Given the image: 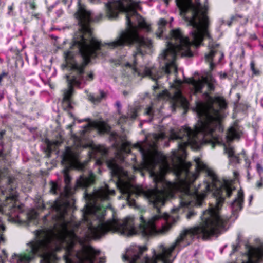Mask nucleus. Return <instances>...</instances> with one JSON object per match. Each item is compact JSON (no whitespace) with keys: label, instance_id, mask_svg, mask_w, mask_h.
I'll return each mask as SVG.
<instances>
[{"label":"nucleus","instance_id":"obj_1","mask_svg":"<svg viewBox=\"0 0 263 263\" xmlns=\"http://www.w3.org/2000/svg\"><path fill=\"white\" fill-rule=\"evenodd\" d=\"M61 3L67 5L68 8L72 3L76 4L77 10L74 17L78 23V31L74 33L70 48L64 52L65 62L61 65L67 83V88L63 94V105H72L74 87L83 88L93 80V74L86 72L85 68L91 58L100 55L110 57V60L115 64L122 66L123 76L130 81L136 77L141 79L146 76L156 79L154 76L160 70L159 64L152 67L139 64V58L146 52L145 49H150L152 45L151 40L144 36V33L151 32L150 25L136 11L141 9L140 2L109 0L104 2L105 17L115 19L120 12H124L127 25V28L121 31L114 41L104 45L93 36L90 26L91 23L102 20L103 14L95 15L81 3V0H61ZM158 25L157 37L164 39L166 46L158 57L159 61L161 54L168 49V34L165 33L168 23L165 19L161 18Z\"/></svg>","mask_w":263,"mask_h":263},{"label":"nucleus","instance_id":"obj_2","mask_svg":"<svg viewBox=\"0 0 263 263\" xmlns=\"http://www.w3.org/2000/svg\"><path fill=\"white\" fill-rule=\"evenodd\" d=\"M15 179L11 177L6 178L5 186H0V245L4 243L3 233L5 230L2 215L5 214L8 220L19 224L29 225L37 222L36 212H26L24 205L18 201V194L16 190ZM8 257L5 250H0V263H5Z\"/></svg>","mask_w":263,"mask_h":263},{"label":"nucleus","instance_id":"obj_3","mask_svg":"<svg viewBox=\"0 0 263 263\" xmlns=\"http://www.w3.org/2000/svg\"><path fill=\"white\" fill-rule=\"evenodd\" d=\"M36 237L27 244L26 252L24 254H14L10 259V263H29L36 256H39L46 263H50L49 254L51 251L52 239H48L45 236Z\"/></svg>","mask_w":263,"mask_h":263},{"label":"nucleus","instance_id":"obj_4","mask_svg":"<svg viewBox=\"0 0 263 263\" xmlns=\"http://www.w3.org/2000/svg\"><path fill=\"white\" fill-rule=\"evenodd\" d=\"M108 149L106 147L98 145L92 148L90 156L96 159V163L98 165H101L104 162H106L111 175L118 180H120L122 177H128V172L118 164L114 158L108 160Z\"/></svg>","mask_w":263,"mask_h":263},{"label":"nucleus","instance_id":"obj_5","mask_svg":"<svg viewBox=\"0 0 263 263\" xmlns=\"http://www.w3.org/2000/svg\"><path fill=\"white\" fill-rule=\"evenodd\" d=\"M84 121L87 122V123L80 127V129L78 131V133L72 134L74 138L78 141L80 142L88 138L89 136V133L93 129L97 128L101 132H106L108 130L105 125H103L104 127L101 129L97 122L92 121L89 118H85L78 120L79 123Z\"/></svg>","mask_w":263,"mask_h":263},{"label":"nucleus","instance_id":"obj_6","mask_svg":"<svg viewBox=\"0 0 263 263\" xmlns=\"http://www.w3.org/2000/svg\"><path fill=\"white\" fill-rule=\"evenodd\" d=\"M61 158L62 164L67 167H73L78 163L77 154L68 146L65 147L61 155Z\"/></svg>","mask_w":263,"mask_h":263},{"label":"nucleus","instance_id":"obj_7","mask_svg":"<svg viewBox=\"0 0 263 263\" xmlns=\"http://www.w3.org/2000/svg\"><path fill=\"white\" fill-rule=\"evenodd\" d=\"M95 181V175L91 171L83 173L77 179L76 187L77 188L86 189Z\"/></svg>","mask_w":263,"mask_h":263},{"label":"nucleus","instance_id":"obj_8","mask_svg":"<svg viewBox=\"0 0 263 263\" xmlns=\"http://www.w3.org/2000/svg\"><path fill=\"white\" fill-rule=\"evenodd\" d=\"M140 106V105L139 104L129 106L127 115H121L118 120V124L122 127L123 123H126L129 120H135L137 117V112Z\"/></svg>","mask_w":263,"mask_h":263},{"label":"nucleus","instance_id":"obj_9","mask_svg":"<svg viewBox=\"0 0 263 263\" xmlns=\"http://www.w3.org/2000/svg\"><path fill=\"white\" fill-rule=\"evenodd\" d=\"M87 95V99L94 104H98L107 97V93L103 90L100 89L98 93H89L87 90H85Z\"/></svg>","mask_w":263,"mask_h":263},{"label":"nucleus","instance_id":"obj_10","mask_svg":"<svg viewBox=\"0 0 263 263\" xmlns=\"http://www.w3.org/2000/svg\"><path fill=\"white\" fill-rule=\"evenodd\" d=\"M130 143L127 141H123L121 146L118 147L116 156L118 157L122 161H124V155L129 154L130 149L128 148Z\"/></svg>","mask_w":263,"mask_h":263},{"label":"nucleus","instance_id":"obj_11","mask_svg":"<svg viewBox=\"0 0 263 263\" xmlns=\"http://www.w3.org/2000/svg\"><path fill=\"white\" fill-rule=\"evenodd\" d=\"M248 21V19L247 17L236 14L235 15L232 16L231 17L230 21L227 22L226 24L228 26H230L232 24H239L241 25H246Z\"/></svg>","mask_w":263,"mask_h":263},{"label":"nucleus","instance_id":"obj_12","mask_svg":"<svg viewBox=\"0 0 263 263\" xmlns=\"http://www.w3.org/2000/svg\"><path fill=\"white\" fill-rule=\"evenodd\" d=\"M224 57H204V60L208 63L211 70H213L216 64L220 63Z\"/></svg>","mask_w":263,"mask_h":263},{"label":"nucleus","instance_id":"obj_13","mask_svg":"<svg viewBox=\"0 0 263 263\" xmlns=\"http://www.w3.org/2000/svg\"><path fill=\"white\" fill-rule=\"evenodd\" d=\"M5 130H2L0 132V157L4 158L6 157V155L3 151V142L2 140L3 138L4 135L5 134Z\"/></svg>","mask_w":263,"mask_h":263},{"label":"nucleus","instance_id":"obj_14","mask_svg":"<svg viewBox=\"0 0 263 263\" xmlns=\"http://www.w3.org/2000/svg\"><path fill=\"white\" fill-rule=\"evenodd\" d=\"M47 143L48 146V149L49 152H51L52 151V146H54L55 148L56 147L59 146L61 144V142L58 140L51 141L49 140H47Z\"/></svg>","mask_w":263,"mask_h":263},{"label":"nucleus","instance_id":"obj_15","mask_svg":"<svg viewBox=\"0 0 263 263\" xmlns=\"http://www.w3.org/2000/svg\"><path fill=\"white\" fill-rule=\"evenodd\" d=\"M250 68L251 71H252L253 75L259 76L260 74V71L258 69L255 68V63L253 61H251L250 63Z\"/></svg>","mask_w":263,"mask_h":263},{"label":"nucleus","instance_id":"obj_16","mask_svg":"<svg viewBox=\"0 0 263 263\" xmlns=\"http://www.w3.org/2000/svg\"><path fill=\"white\" fill-rule=\"evenodd\" d=\"M137 145L136 146L137 148H138L139 149V151H140V154L141 155V156L142 157V159L143 160H145L147 158V153L146 152V151L142 147H141V146H139V144H137Z\"/></svg>","mask_w":263,"mask_h":263},{"label":"nucleus","instance_id":"obj_17","mask_svg":"<svg viewBox=\"0 0 263 263\" xmlns=\"http://www.w3.org/2000/svg\"><path fill=\"white\" fill-rule=\"evenodd\" d=\"M256 171L259 177H263V166L259 163L256 164Z\"/></svg>","mask_w":263,"mask_h":263},{"label":"nucleus","instance_id":"obj_18","mask_svg":"<svg viewBox=\"0 0 263 263\" xmlns=\"http://www.w3.org/2000/svg\"><path fill=\"white\" fill-rule=\"evenodd\" d=\"M256 187L259 189L263 188V177H260V179L257 181Z\"/></svg>","mask_w":263,"mask_h":263},{"label":"nucleus","instance_id":"obj_19","mask_svg":"<svg viewBox=\"0 0 263 263\" xmlns=\"http://www.w3.org/2000/svg\"><path fill=\"white\" fill-rule=\"evenodd\" d=\"M196 215V213L193 210L190 211L186 214V218L187 219H191Z\"/></svg>","mask_w":263,"mask_h":263},{"label":"nucleus","instance_id":"obj_20","mask_svg":"<svg viewBox=\"0 0 263 263\" xmlns=\"http://www.w3.org/2000/svg\"><path fill=\"white\" fill-rule=\"evenodd\" d=\"M115 105L117 107V110H118V114L119 115H121V109L122 106H121L120 102L119 101H116V103H115Z\"/></svg>","mask_w":263,"mask_h":263},{"label":"nucleus","instance_id":"obj_21","mask_svg":"<svg viewBox=\"0 0 263 263\" xmlns=\"http://www.w3.org/2000/svg\"><path fill=\"white\" fill-rule=\"evenodd\" d=\"M245 161H246L245 167L247 168V171H248V170L250 171V170L251 169L250 161L248 160L247 159H246Z\"/></svg>","mask_w":263,"mask_h":263},{"label":"nucleus","instance_id":"obj_22","mask_svg":"<svg viewBox=\"0 0 263 263\" xmlns=\"http://www.w3.org/2000/svg\"><path fill=\"white\" fill-rule=\"evenodd\" d=\"M235 3H238L239 4H241L245 3H247L249 2V0H234Z\"/></svg>","mask_w":263,"mask_h":263},{"label":"nucleus","instance_id":"obj_23","mask_svg":"<svg viewBox=\"0 0 263 263\" xmlns=\"http://www.w3.org/2000/svg\"><path fill=\"white\" fill-rule=\"evenodd\" d=\"M247 176L248 180H250L252 179V177L251 176L249 170L247 171Z\"/></svg>","mask_w":263,"mask_h":263},{"label":"nucleus","instance_id":"obj_24","mask_svg":"<svg viewBox=\"0 0 263 263\" xmlns=\"http://www.w3.org/2000/svg\"><path fill=\"white\" fill-rule=\"evenodd\" d=\"M250 37L252 40H255L257 39V37L255 34H251Z\"/></svg>","mask_w":263,"mask_h":263},{"label":"nucleus","instance_id":"obj_25","mask_svg":"<svg viewBox=\"0 0 263 263\" xmlns=\"http://www.w3.org/2000/svg\"><path fill=\"white\" fill-rule=\"evenodd\" d=\"M8 72L4 71L2 72V73L1 74V76L2 78L4 77H6L8 75Z\"/></svg>","mask_w":263,"mask_h":263},{"label":"nucleus","instance_id":"obj_26","mask_svg":"<svg viewBox=\"0 0 263 263\" xmlns=\"http://www.w3.org/2000/svg\"><path fill=\"white\" fill-rule=\"evenodd\" d=\"M8 10H9L8 14H10L11 13V12L13 10V6L12 5L9 6L8 7Z\"/></svg>","mask_w":263,"mask_h":263},{"label":"nucleus","instance_id":"obj_27","mask_svg":"<svg viewBox=\"0 0 263 263\" xmlns=\"http://www.w3.org/2000/svg\"><path fill=\"white\" fill-rule=\"evenodd\" d=\"M75 125V123L74 122H73L72 124L69 125L68 126V128L72 129V127L73 126H74Z\"/></svg>","mask_w":263,"mask_h":263},{"label":"nucleus","instance_id":"obj_28","mask_svg":"<svg viewBox=\"0 0 263 263\" xmlns=\"http://www.w3.org/2000/svg\"><path fill=\"white\" fill-rule=\"evenodd\" d=\"M237 34L238 36H242L243 35V33L241 32V33H239V30L238 29H237Z\"/></svg>","mask_w":263,"mask_h":263},{"label":"nucleus","instance_id":"obj_29","mask_svg":"<svg viewBox=\"0 0 263 263\" xmlns=\"http://www.w3.org/2000/svg\"><path fill=\"white\" fill-rule=\"evenodd\" d=\"M253 195H251L249 197V203L250 204L251 203V202L253 199Z\"/></svg>","mask_w":263,"mask_h":263},{"label":"nucleus","instance_id":"obj_30","mask_svg":"<svg viewBox=\"0 0 263 263\" xmlns=\"http://www.w3.org/2000/svg\"><path fill=\"white\" fill-rule=\"evenodd\" d=\"M164 1L166 5L168 4V0H164Z\"/></svg>","mask_w":263,"mask_h":263},{"label":"nucleus","instance_id":"obj_31","mask_svg":"<svg viewBox=\"0 0 263 263\" xmlns=\"http://www.w3.org/2000/svg\"><path fill=\"white\" fill-rule=\"evenodd\" d=\"M3 78L2 77L1 75L0 74V83H1L2 81Z\"/></svg>","mask_w":263,"mask_h":263},{"label":"nucleus","instance_id":"obj_32","mask_svg":"<svg viewBox=\"0 0 263 263\" xmlns=\"http://www.w3.org/2000/svg\"><path fill=\"white\" fill-rule=\"evenodd\" d=\"M34 92L33 91H31L30 92V95H33L34 94Z\"/></svg>","mask_w":263,"mask_h":263},{"label":"nucleus","instance_id":"obj_33","mask_svg":"<svg viewBox=\"0 0 263 263\" xmlns=\"http://www.w3.org/2000/svg\"><path fill=\"white\" fill-rule=\"evenodd\" d=\"M135 159H136V158H135V156L131 158V159H132V160H133V161H135Z\"/></svg>","mask_w":263,"mask_h":263},{"label":"nucleus","instance_id":"obj_34","mask_svg":"<svg viewBox=\"0 0 263 263\" xmlns=\"http://www.w3.org/2000/svg\"><path fill=\"white\" fill-rule=\"evenodd\" d=\"M223 249H224L223 248H222V249H221V250H220V252H221V253H222L223 251Z\"/></svg>","mask_w":263,"mask_h":263},{"label":"nucleus","instance_id":"obj_35","mask_svg":"<svg viewBox=\"0 0 263 263\" xmlns=\"http://www.w3.org/2000/svg\"><path fill=\"white\" fill-rule=\"evenodd\" d=\"M227 247V245H225L223 247V249L226 248Z\"/></svg>","mask_w":263,"mask_h":263},{"label":"nucleus","instance_id":"obj_36","mask_svg":"<svg viewBox=\"0 0 263 263\" xmlns=\"http://www.w3.org/2000/svg\"><path fill=\"white\" fill-rule=\"evenodd\" d=\"M115 185H116V186H117V187H119V184H118L117 183H116V184H115Z\"/></svg>","mask_w":263,"mask_h":263},{"label":"nucleus","instance_id":"obj_37","mask_svg":"<svg viewBox=\"0 0 263 263\" xmlns=\"http://www.w3.org/2000/svg\"><path fill=\"white\" fill-rule=\"evenodd\" d=\"M95 0H91V2H93V1H95Z\"/></svg>","mask_w":263,"mask_h":263},{"label":"nucleus","instance_id":"obj_38","mask_svg":"<svg viewBox=\"0 0 263 263\" xmlns=\"http://www.w3.org/2000/svg\"><path fill=\"white\" fill-rule=\"evenodd\" d=\"M205 2H206V1H207V0H205Z\"/></svg>","mask_w":263,"mask_h":263}]
</instances>
